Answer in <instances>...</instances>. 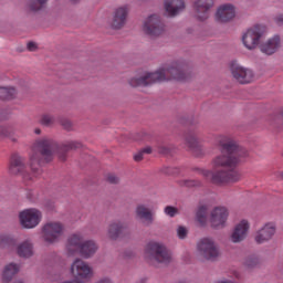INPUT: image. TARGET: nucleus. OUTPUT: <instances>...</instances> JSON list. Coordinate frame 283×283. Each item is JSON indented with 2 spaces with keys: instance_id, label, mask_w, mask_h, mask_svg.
Instances as JSON below:
<instances>
[{
  "instance_id": "nucleus-43",
  "label": "nucleus",
  "mask_w": 283,
  "mask_h": 283,
  "mask_svg": "<svg viewBox=\"0 0 283 283\" xmlns=\"http://www.w3.org/2000/svg\"><path fill=\"white\" fill-rule=\"evenodd\" d=\"M232 277H234L235 280L240 279V272L238 271H232Z\"/></svg>"
},
{
  "instance_id": "nucleus-38",
  "label": "nucleus",
  "mask_w": 283,
  "mask_h": 283,
  "mask_svg": "<svg viewBox=\"0 0 283 283\" xmlns=\"http://www.w3.org/2000/svg\"><path fill=\"white\" fill-rule=\"evenodd\" d=\"M143 154H145V153H143V150H140L139 153H137V154L134 156V160H135L136 163H140V160H143Z\"/></svg>"
},
{
  "instance_id": "nucleus-5",
  "label": "nucleus",
  "mask_w": 283,
  "mask_h": 283,
  "mask_svg": "<svg viewBox=\"0 0 283 283\" xmlns=\"http://www.w3.org/2000/svg\"><path fill=\"white\" fill-rule=\"evenodd\" d=\"M146 258L159 264H169L171 262V253L163 243L149 242L146 247Z\"/></svg>"
},
{
  "instance_id": "nucleus-6",
  "label": "nucleus",
  "mask_w": 283,
  "mask_h": 283,
  "mask_svg": "<svg viewBox=\"0 0 283 283\" xmlns=\"http://www.w3.org/2000/svg\"><path fill=\"white\" fill-rule=\"evenodd\" d=\"M197 251L205 260H216L220 258V248L211 238L200 239L197 243Z\"/></svg>"
},
{
  "instance_id": "nucleus-8",
  "label": "nucleus",
  "mask_w": 283,
  "mask_h": 283,
  "mask_svg": "<svg viewBox=\"0 0 283 283\" xmlns=\"http://www.w3.org/2000/svg\"><path fill=\"white\" fill-rule=\"evenodd\" d=\"M230 70L233 78H235L238 83H241V85L253 83L254 75L251 69L243 67L242 65L238 64V62H232Z\"/></svg>"
},
{
  "instance_id": "nucleus-44",
  "label": "nucleus",
  "mask_w": 283,
  "mask_h": 283,
  "mask_svg": "<svg viewBox=\"0 0 283 283\" xmlns=\"http://www.w3.org/2000/svg\"><path fill=\"white\" fill-rule=\"evenodd\" d=\"M144 154H151V147H146L142 150Z\"/></svg>"
},
{
  "instance_id": "nucleus-37",
  "label": "nucleus",
  "mask_w": 283,
  "mask_h": 283,
  "mask_svg": "<svg viewBox=\"0 0 283 283\" xmlns=\"http://www.w3.org/2000/svg\"><path fill=\"white\" fill-rule=\"evenodd\" d=\"M27 48H28L29 52H34L36 50V43L29 42Z\"/></svg>"
},
{
  "instance_id": "nucleus-12",
  "label": "nucleus",
  "mask_w": 283,
  "mask_h": 283,
  "mask_svg": "<svg viewBox=\"0 0 283 283\" xmlns=\"http://www.w3.org/2000/svg\"><path fill=\"white\" fill-rule=\"evenodd\" d=\"M71 272L74 277H80V280H90L92 277L93 272L92 269L85 261L81 259H76L71 265Z\"/></svg>"
},
{
  "instance_id": "nucleus-17",
  "label": "nucleus",
  "mask_w": 283,
  "mask_h": 283,
  "mask_svg": "<svg viewBox=\"0 0 283 283\" xmlns=\"http://www.w3.org/2000/svg\"><path fill=\"white\" fill-rule=\"evenodd\" d=\"M275 235V223H266L261 230L256 232L255 242L256 244H264L269 242Z\"/></svg>"
},
{
  "instance_id": "nucleus-21",
  "label": "nucleus",
  "mask_w": 283,
  "mask_h": 283,
  "mask_svg": "<svg viewBox=\"0 0 283 283\" xmlns=\"http://www.w3.org/2000/svg\"><path fill=\"white\" fill-rule=\"evenodd\" d=\"M136 216L139 220H144L146 224H151L154 222V214L151 213V210L144 205L137 206Z\"/></svg>"
},
{
  "instance_id": "nucleus-9",
  "label": "nucleus",
  "mask_w": 283,
  "mask_h": 283,
  "mask_svg": "<svg viewBox=\"0 0 283 283\" xmlns=\"http://www.w3.org/2000/svg\"><path fill=\"white\" fill-rule=\"evenodd\" d=\"M143 30L149 36H160L165 32V24L160 20V17L153 14L144 22Z\"/></svg>"
},
{
  "instance_id": "nucleus-26",
  "label": "nucleus",
  "mask_w": 283,
  "mask_h": 283,
  "mask_svg": "<svg viewBox=\"0 0 283 283\" xmlns=\"http://www.w3.org/2000/svg\"><path fill=\"white\" fill-rule=\"evenodd\" d=\"M17 96V88L0 86V101H12Z\"/></svg>"
},
{
  "instance_id": "nucleus-3",
  "label": "nucleus",
  "mask_w": 283,
  "mask_h": 283,
  "mask_svg": "<svg viewBox=\"0 0 283 283\" xmlns=\"http://www.w3.org/2000/svg\"><path fill=\"white\" fill-rule=\"evenodd\" d=\"M187 65L182 62H172L168 66L159 69L155 73H147L142 77L129 80L132 87H147L151 83H163V81H187Z\"/></svg>"
},
{
  "instance_id": "nucleus-13",
  "label": "nucleus",
  "mask_w": 283,
  "mask_h": 283,
  "mask_svg": "<svg viewBox=\"0 0 283 283\" xmlns=\"http://www.w3.org/2000/svg\"><path fill=\"white\" fill-rule=\"evenodd\" d=\"M229 211L224 207H217L212 210L210 216V223L213 229H222L227 224Z\"/></svg>"
},
{
  "instance_id": "nucleus-2",
  "label": "nucleus",
  "mask_w": 283,
  "mask_h": 283,
  "mask_svg": "<svg viewBox=\"0 0 283 283\" xmlns=\"http://www.w3.org/2000/svg\"><path fill=\"white\" fill-rule=\"evenodd\" d=\"M54 158V143L50 139H39L35 142L30 155V165L32 174L28 172L25 168V160L19 155H12L9 164V174L11 176H21L25 185L34 182V179L40 177L41 163H51Z\"/></svg>"
},
{
  "instance_id": "nucleus-31",
  "label": "nucleus",
  "mask_w": 283,
  "mask_h": 283,
  "mask_svg": "<svg viewBox=\"0 0 283 283\" xmlns=\"http://www.w3.org/2000/svg\"><path fill=\"white\" fill-rule=\"evenodd\" d=\"M243 264H244L245 269L251 270V269L258 268V265L260 264V261L255 256H250V258L245 259Z\"/></svg>"
},
{
  "instance_id": "nucleus-30",
  "label": "nucleus",
  "mask_w": 283,
  "mask_h": 283,
  "mask_svg": "<svg viewBox=\"0 0 283 283\" xmlns=\"http://www.w3.org/2000/svg\"><path fill=\"white\" fill-rule=\"evenodd\" d=\"M45 3H48V0H32L30 3V10L39 12V10H43V8H45Z\"/></svg>"
},
{
  "instance_id": "nucleus-41",
  "label": "nucleus",
  "mask_w": 283,
  "mask_h": 283,
  "mask_svg": "<svg viewBox=\"0 0 283 283\" xmlns=\"http://www.w3.org/2000/svg\"><path fill=\"white\" fill-rule=\"evenodd\" d=\"M158 151H159V154H168L169 149L167 147L161 146L158 148Z\"/></svg>"
},
{
  "instance_id": "nucleus-42",
  "label": "nucleus",
  "mask_w": 283,
  "mask_h": 283,
  "mask_svg": "<svg viewBox=\"0 0 283 283\" xmlns=\"http://www.w3.org/2000/svg\"><path fill=\"white\" fill-rule=\"evenodd\" d=\"M63 127H65L66 129H72V123L71 122H65L62 124Z\"/></svg>"
},
{
  "instance_id": "nucleus-35",
  "label": "nucleus",
  "mask_w": 283,
  "mask_h": 283,
  "mask_svg": "<svg viewBox=\"0 0 283 283\" xmlns=\"http://www.w3.org/2000/svg\"><path fill=\"white\" fill-rule=\"evenodd\" d=\"M186 187H200V181L197 180H187L185 181Z\"/></svg>"
},
{
  "instance_id": "nucleus-36",
  "label": "nucleus",
  "mask_w": 283,
  "mask_h": 283,
  "mask_svg": "<svg viewBox=\"0 0 283 283\" xmlns=\"http://www.w3.org/2000/svg\"><path fill=\"white\" fill-rule=\"evenodd\" d=\"M107 180H108V182H111V185H116V184H118V178L116 177V175H108L107 176Z\"/></svg>"
},
{
  "instance_id": "nucleus-7",
  "label": "nucleus",
  "mask_w": 283,
  "mask_h": 283,
  "mask_svg": "<svg viewBox=\"0 0 283 283\" xmlns=\"http://www.w3.org/2000/svg\"><path fill=\"white\" fill-rule=\"evenodd\" d=\"M264 34V29L261 25H255L249 29L242 36V43L247 50H255L260 45V39Z\"/></svg>"
},
{
  "instance_id": "nucleus-25",
  "label": "nucleus",
  "mask_w": 283,
  "mask_h": 283,
  "mask_svg": "<svg viewBox=\"0 0 283 283\" xmlns=\"http://www.w3.org/2000/svg\"><path fill=\"white\" fill-rule=\"evenodd\" d=\"M19 273V265L14 263H10L4 268L3 274H2V280L3 282H10L12 280V276L17 275Z\"/></svg>"
},
{
  "instance_id": "nucleus-20",
  "label": "nucleus",
  "mask_w": 283,
  "mask_h": 283,
  "mask_svg": "<svg viewBox=\"0 0 283 283\" xmlns=\"http://www.w3.org/2000/svg\"><path fill=\"white\" fill-rule=\"evenodd\" d=\"M280 49V36L275 35L274 38H271L265 43H262L260 45V50L263 54H266L268 56H271V54H275L277 50Z\"/></svg>"
},
{
  "instance_id": "nucleus-45",
  "label": "nucleus",
  "mask_w": 283,
  "mask_h": 283,
  "mask_svg": "<svg viewBox=\"0 0 283 283\" xmlns=\"http://www.w3.org/2000/svg\"><path fill=\"white\" fill-rule=\"evenodd\" d=\"M34 132H35V134H38V135L41 134V129H39V128H36Z\"/></svg>"
},
{
  "instance_id": "nucleus-23",
  "label": "nucleus",
  "mask_w": 283,
  "mask_h": 283,
  "mask_svg": "<svg viewBox=\"0 0 283 283\" xmlns=\"http://www.w3.org/2000/svg\"><path fill=\"white\" fill-rule=\"evenodd\" d=\"M186 145L189 147L191 151H193V154H196V156H200L202 148L200 147L198 138H196L195 134L186 135Z\"/></svg>"
},
{
  "instance_id": "nucleus-27",
  "label": "nucleus",
  "mask_w": 283,
  "mask_h": 283,
  "mask_svg": "<svg viewBox=\"0 0 283 283\" xmlns=\"http://www.w3.org/2000/svg\"><path fill=\"white\" fill-rule=\"evenodd\" d=\"M123 229H125V227H123V223L120 222L112 223L108 228V237L111 238V240H116V238H118V235L123 233Z\"/></svg>"
},
{
  "instance_id": "nucleus-39",
  "label": "nucleus",
  "mask_w": 283,
  "mask_h": 283,
  "mask_svg": "<svg viewBox=\"0 0 283 283\" xmlns=\"http://www.w3.org/2000/svg\"><path fill=\"white\" fill-rule=\"evenodd\" d=\"M0 136H9V132L7 127L0 126Z\"/></svg>"
},
{
  "instance_id": "nucleus-15",
  "label": "nucleus",
  "mask_w": 283,
  "mask_h": 283,
  "mask_svg": "<svg viewBox=\"0 0 283 283\" xmlns=\"http://www.w3.org/2000/svg\"><path fill=\"white\" fill-rule=\"evenodd\" d=\"M211 8H213V0H197L195 2L197 19H199V21H207Z\"/></svg>"
},
{
  "instance_id": "nucleus-47",
  "label": "nucleus",
  "mask_w": 283,
  "mask_h": 283,
  "mask_svg": "<svg viewBox=\"0 0 283 283\" xmlns=\"http://www.w3.org/2000/svg\"><path fill=\"white\" fill-rule=\"evenodd\" d=\"M282 178H283V172H282Z\"/></svg>"
},
{
  "instance_id": "nucleus-11",
  "label": "nucleus",
  "mask_w": 283,
  "mask_h": 283,
  "mask_svg": "<svg viewBox=\"0 0 283 283\" xmlns=\"http://www.w3.org/2000/svg\"><path fill=\"white\" fill-rule=\"evenodd\" d=\"M63 223L61 222H49L43 227V238L45 242L53 243L63 235Z\"/></svg>"
},
{
  "instance_id": "nucleus-1",
  "label": "nucleus",
  "mask_w": 283,
  "mask_h": 283,
  "mask_svg": "<svg viewBox=\"0 0 283 283\" xmlns=\"http://www.w3.org/2000/svg\"><path fill=\"white\" fill-rule=\"evenodd\" d=\"M217 143L220 147L221 155L212 159L213 170L198 168L197 171L212 185H227V182H238L241 175L235 167L247 158V149L238 146L231 137L219 136Z\"/></svg>"
},
{
  "instance_id": "nucleus-10",
  "label": "nucleus",
  "mask_w": 283,
  "mask_h": 283,
  "mask_svg": "<svg viewBox=\"0 0 283 283\" xmlns=\"http://www.w3.org/2000/svg\"><path fill=\"white\" fill-rule=\"evenodd\" d=\"M20 222L24 229H34L41 222V211L36 209H27L20 212Z\"/></svg>"
},
{
  "instance_id": "nucleus-24",
  "label": "nucleus",
  "mask_w": 283,
  "mask_h": 283,
  "mask_svg": "<svg viewBox=\"0 0 283 283\" xmlns=\"http://www.w3.org/2000/svg\"><path fill=\"white\" fill-rule=\"evenodd\" d=\"M80 147H81V143L78 142H66L62 144L59 150L60 160H65V154H67L70 149H80Z\"/></svg>"
},
{
  "instance_id": "nucleus-34",
  "label": "nucleus",
  "mask_w": 283,
  "mask_h": 283,
  "mask_svg": "<svg viewBox=\"0 0 283 283\" xmlns=\"http://www.w3.org/2000/svg\"><path fill=\"white\" fill-rule=\"evenodd\" d=\"M41 123L42 125H52V123H54V117L50 115H43L41 118Z\"/></svg>"
},
{
  "instance_id": "nucleus-19",
  "label": "nucleus",
  "mask_w": 283,
  "mask_h": 283,
  "mask_svg": "<svg viewBox=\"0 0 283 283\" xmlns=\"http://www.w3.org/2000/svg\"><path fill=\"white\" fill-rule=\"evenodd\" d=\"M165 10L168 17H176L185 10V0H165Z\"/></svg>"
},
{
  "instance_id": "nucleus-32",
  "label": "nucleus",
  "mask_w": 283,
  "mask_h": 283,
  "mask_svg": "<svg viewBox=\"0 0 283 283\" xmlns=\"http://www.w3.org/2000/svg\"><path fill=\"white\" fill-rule=\"evenodd\" d=\"M189 234V230H187V228L179 226L177 229V235L179 238V240H185V238H187V235Z\"/></svg>"
},
{
  "instance_id": "nucleus-18",
  "label": "nucleus",
  "mask_w": 283,
  "mask_h": 283,
  "mask_svg": "<svg viewBox=\"0 0 283 283\" xmlns=\"http://www.w3.org/2000/svg\"><path fill=\"white\" fill-rule=\"evenodd\" d=\"M129 12V8H127V6L124 7H119L115 10V14L113 18V28L115 30H120V28H123V25H125L126 21H127V14Z\"/></svg>"
},
{
  "instance_id": "nucleus-4",
  "label": "nucleus",
  "mask_w": 283,
  "mask_h": 283,
  "mask_svg": "<svg viewBox=\"0 0 283 283\" xmlns=\"http://www.w3.org/2000/svg\"><path fill=\"white\" fill-rule=\"evenodd\" d=\"M66 251L70 255H74V253L78 252L82 258L87 259L92 258V255L98 251V245L92 240L85 241L82 233H74L67 240Z\"/></svg>"
},
{
  "instance_id": "nucleus-14",
  "label": "nucleus",
  "mask_w": 283,
  "mask_h": 283,
  "mask_svg": "<svg viewBox=\"0 0 283 283\" xmlns=\"http://www.w3.org/2000/svg\"><path fill=\"white\" fill-rule=\"evenodd\" d=\"M216 19L219 23H229V21L235 19V7L230 3L220 6L217 10Z\"/></svg>"
},
{
  "instance_id": "nucleus-22",
  "label": "nucleus",
  "mask_w": 283,
  "mask_h": 283,
  "mask_svg": "<svg viewBox=\"0 0 283 283\" xmlns=\"http://www.w3.org/2000/svg\"><path fill=\"white\" fill-rule=\"evenodd\" d=\"M17 253L20 258H32V255H34V247L32 245V242H22L18 245Z\"/></svg>"
},
{
  "instance_id": "nucleus-29",
  "label": "nucleus",
  "mask_w": 283,
  "mask_h": 283,
  "mask_svg": "<svg viewBox=\"0 0 283 283\" xmlns=\"http://www.w3.org/2000/svg\"><path fill=\"white\" fill-rule=\"evenodd\" d=\"M15 243H17V241H14V239H12L8 234L0 235V248L1 249H6V247H14Z\"/></svg>"
},
{
  "instance_id": "nucleus-28",
  "label": "nucleus",
  "mask_w": 283,
  "mask_h": 283,
  "mask_svg": "<svg viewBox=\"0 0 283 283\" xmlns=\"http://www.w3.org/2000/svg\"><path fill=\"white\" fill-rule=\"evenodd\" d=\"M207 213H208L207 206H201L197 210L196 219L201 227H205V224H207Z\"/></svg>"
},
{
  "instance_id": "nucleus-16",
  "label": "nucleus",
  "mask_w": 283,
  "mask_h": 283,
  "mask_svg": "<svg viewBox=\"0 0 283 283\" xmlns=\"http://www.w3.org/2000/svg\"><path fill=\"white\" fill-rule=\"evenodd\" d=\"M249 229H251V224L247 219L241 220L235 227L231 234V241L234 243L242 242L247 239L249 233Z\"/></svg>"
},
{
  "instance_id": "nucleus-46",
  "label": "nucleus",
  "mask_w": 283,
  "mask_h": 283,
  "mask_svg": "<svg viewBox=\"0 0 283 283\" xmlns=\"http://www.w3.org/2000/svg\"><path fill=\"white\" fill-rule=\"evenodd\" d=\"M179 283H185V282L181 281V282H179Z\"/></svg>"
},
{
  "instance_id": "nucleus-33",
  "label": "nucleus",
  "mask_w": 283,
  "mask_h": 283,
  "mask_svg": "<svg viewBox=\"0 0 283 283\" xmlns=\"http://www.w3.org/2000/svg\"><path fill=\"white\" fill-rule=\"evenodd\" d=\"M165 213L166 216H169L170 218H175L176 214L178 213V209L171 206H167L165 208Z\"/></svg>"
},
{
  "instance_id": "nucleus-40",
  "label": "nucleus",
  "mask_w": 283,
  "mask_h": 283,
  "mask_svg": "<svg viewBox=\"0 0 283 283\" xmlns=\"http://www.w3.org/2000/svg\"><path fill=\"white\" fill-rule=\"evenodd\" d=\"M275 22L277 23V25H283V15L281 14V15H277L276 18H275Z\"/></svg>"
}]
</instances>
